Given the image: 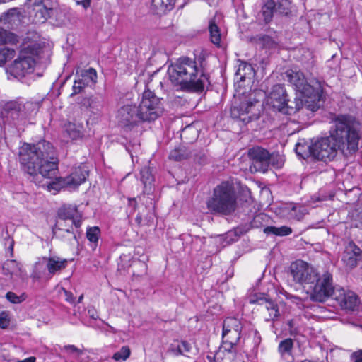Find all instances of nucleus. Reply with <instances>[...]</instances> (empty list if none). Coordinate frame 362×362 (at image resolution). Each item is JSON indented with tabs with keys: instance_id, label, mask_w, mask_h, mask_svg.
<instances>
[{
	"instance_id": "46",
	"label": "nucleus",
	"mask_w": 362,
	"mask_h": 362,
	"mask_svg": "<svg viewBox=\"0 0 362 362\" xmlns=\"http://www.w3.org/2000/svg\"><path fill=\"white\" fill-rule=\"evenodd\" d=\"M86 86L87 83H84V80L81 81L78 78L75 79L72 87L73 92L71 93L70 97H74V95L81 93Z\"/></svg>"
},
{
	"instance_id": "28",
	"label": "nucleus",
	"mask_w": 362,
	"mask_h": 362,
	"mask_svg": "<svg viewBox=\"0 0 362 362\" xmlns=\"http://www.w3.org/2000/svg\"><path fill=\"white\" fill-rule=\"evenodd\" d=\"M86 235L90 243V247L93 250H95L101 237L100 228L98 226L88 227L87 228Z\"/></svg>"
},
{
	"instance_id": "10",
	"label": "nucleus",
	"mask_w": 362,
	"mask_h": 362,
	"mask_svg": "<svg viewBox=\"0 0 362 362\" xmlns=\"http://www.w3.org/2000/svg\"><path fill=\"white\" fill-rule=\"evenodd\" d=\"M35 57L19 52L18 57L8 66V71L16 78H22L33 73L36 62Z\"/></svg>"
},
{
	"instance_id": "32",
	"label": "nucleus",
	"mask_w": 362,
	"mask_h": 362,
	"mask_svg": "<svg viewBox=\"0 0 362 362\" xmlns=\"http://www.w3.org/2000/svg\"><path fill=\"white\" fill-rule=\"evenodd\" d=\"M21 105L24 119L33 112H35L40 107V104L37 102L30 100L24 102L22 98H21Z\"/></svg>"
},
{
	"instance_id": "24",
	"label": "nucleus",
	"mask_w": 362,
	"mask_h": 362,
	"mask_svg": "<svg viewBox=\"0 0 362 362\" xmlns=\"http://www.w3.org/2000/svg\"><path fill=\"white\" fill-rule=\"evenodd\" d=\"M30 278L33 282H47L49 281L46 262H44L42 257L35 263Z\"/></svg>"
},
{
	"instance_id": "53",
	"label": "nucleus",
	"mask_w": 362,
	"mask_h": 362,
	"mask_svg": "<svg viewBox=\"0 0 362 362\" xmlns=\"http://www.w3.org/2000/svg\"><path fill=\"white\" fill-rule=\"evenodd\" d=\"M1 54L4 57V60L12 58L15 54V50L10 48H4L0 51Z\"/></svg>"
},
{
	"instance_id": "62",
	"label": "nucleus",
	"mask_w": 362,
	"mask_h": 362,
	"mask_svg": "<svg viewBox=\"0 0 362 362\" xmlns=\"http://www.w3.org/2000/svg\"><path fill=\"white\" fill-rule=\"evenodd\" d=\"M265 305L266 308L268 310H270L271 309L276 308L277 304L274 301H273L271 298H269L268 302L266 303Z\"/></svg>"
},
{
	"instance_id": "50",
	"label": "nucleus",
	"mask_w": 362,
	"mask_h": 362,
	"mask_svg": "<svg viewBox=\"0 0 362 362\" xmlns=\"http://www.w3.org/2000/svg\"><path fill=\"white\" fill-rule=\"evenodd\" d=\"M269 165H272L276 168H280L284 165L283 158L278 154L270 153Z\"/></svg>"
},
{
	"instance_id": "23",
	"label": "nucleus",
	"mask_w": 362,
	"mask_h": 362,
	"mask_svg": "<svg viewBox=\"0 0 362 362\" xmlns=\"http://www.w3.org/2000/svg\"><path fill=\"white\" fill-rule=\"evenodd\" d=\"M243 325L240 320L235 317H228L224 320L223 323L222 338L225 339L226 336L233 331L235 337H241Z\"/></svg>"
},
{
	"instance_id": "58",
	"label": "nucleus",
	"mask_w": 362,
	"mask_h": 362,
	"mask_svg": "<svg viewBox=\"0 0 362 362\" xmlns=\"http://www.w3.org/2000/svg\"><path fill=\"white\" fill-rule=\"evenodd\" d=\"M269 312V317H270V319H268L267 321L269 320H275L276 319L278 318V317L279 316V307H278V305H276V308H274L273 309H271L270 310H268Z\"/></svg>"
},
{
	"instance_id": "26",
	"label": "nucleus",
	"mask_w": 362,
	"mask_h": 362,
	"mask_svg": "<svg viewBox=\"0 0 362 362\" xmlns=\"http://www.w3.org/2000/svg\"><path fill=\"white\" fill-rule=\"evenodd\" d=\"M251 42L259 45L262 49H276L279 45L273 37L267 35H257L251 38Z\"/></svg>"
},
{
	"instance_id": "2",
	"label": "nucleus",
	"mask_w": 362,
	"mask_h": 362,
	"mask_svg": "<svg viewBox=\"0 0 362 362\" xmlns=\"http://www.w3.org/2000/svg\"><path fill=\"white\" fill-rule=\"evenodd\" d=\"M194 57H179L168 66L167 74L172 85L187 93L201 94L211 84L210 75L206 70V53L197 49Z\"/></svg>"
},
{
	"instance_id": "57",
	"label": "nucleus",
	"mask_w": 362,
	"mask_h": 362,
	"mask_svg": "<svg viewBox=\"0 0 362 362\" xmlns=\"http://www.w3.org/2000/svg\"><path fill=\"white\" fill-rule=\"evenodd\" d=\"M353 362H362V349L354 351L351 355Z\"/></svg>"
},
{
	"instance_id": "8",
	"label": "nucleus",
	"mask_w": 362,
	"mask_h": 362,
	"mask_svg": "<svg viewBox=\"0 0 362 362\" xmlns=\"http://www.w3.org/2000/svg\"><path fill=\"white\" fill-rule=\"evenodd\" d=\"M313 161H321L326 164L333 161L340 152L332 134L328 136L313 139Z\"/></svg>"
},
{
	"instance_id": "34",
	"label": "nucleus",
	"mask_w": 362,
	"mask_h": 362,
	"mask_svg": "<svg viewBox=\"0 0 362 362\" xmlns=\"http://www.w3.org/2000/svg\"><path fill=\"white\" fill-rule=\"evenodd\" d=\"M264 233L267 235L272 234L278 236H286L292 233V229L291 228L286 226L281 227L267 226L264 228Z\"/></svg>"
},
{
	"instance_id": "64",
	"label": "nucleus",
	"mask_w": 362,
	"mask_h": 362,
	"mask_svg": "<svg viewBox=\"0 0 362 362\" xmlns=\"http://www.w3.org/2000/svg\"><path fill=\"white\" fill-rule=\"evenodd\" d=\"M128 205L129 206L132 207V211H134L137 206V202L135 198H129L128 199Z\"/></svg>"
},
{
	"instance_id": "36",
	"label": "nucleus",
	"mask_w": 362,
	"mask_h": 362,
	"mask_svg": "<svg viewBox=\"0 0 362 362\" xmlns=\"http://www.w3.org/2000/svg\"><path fill=\"white\" fill-rule=\"evenodd\" d=\"M197 131L191 126L185 127L180 134L182 141L187 144L192 143L197 139Z\"/></svg>"
},
{
	"instance_id": "27",
	"label": "nucleus",
	"mask_w": 362,
	"mask_h": 362,
	"mask_svg": "<svg viewBox=\"0 0 362 362\" xmlns=\"http://www.w3.org/2000/svg\"><path fill=\"white\" fill-rule=\"evenodd\" d=\"M192 156V151L187 146L180 145L172 150L169 159L175 161H182Z\"/></svg>"
},
{
	"instance_id": "63",
	"label": "nucleus",
	"mask_w": 362,
	"mask_h": 362,
	"mask_svg": "<svg viewBox=\"0 0 362 362\" xmlns=\"http://www.w3.org/2000/svg\"><path fill=\"white\" fill-rule=\"evenodd\" d=\"M17 11L18 8H11L4 13V17L6 18H8L9 16H13L17 12Z\"/></svg>"
},
{
	"instance_id": "6",
	"label": "nucleus",
	"mask_w": 362,
	"mask_h": 362,
	"mask_svg": "<svg viewBox=\"0 0 362 362\" xmlns=\"http://www.w3.org/2000/svg\"><path fill=\"white\" fill-rule=\"evenodd\" d=\"M238 197L234 184L223 181L216 185L206 201V206L213 215L230 216L238 208Z\"/></svg>"
},
{
	"instance_id": "44",
	"label": "nucleus",
	"mask_w": 362,
	"mask_h": 362,
	"mask_svg": "<svg viewBox=\"0 0 362 362\" xmlns=\"http://www.w3.org/2000/svg\"><path fill=\"white\" fill-rule=\"evenodd\" d=\"M132 259V257L130 255H121L118 262V270H125L132 266L133 267V262L131 263Z\"/></svg>"
},
{
	"instance_id": "15",
	"label": "nucleus",
	"mask_w": 362,
	"mask_h": 362,
	"mask_svg": "<svg viewBox=\"0 0 362 362\" xmlns=\"http://www.w3.org/2000/svg\"><path fill=\"white\" fill-rule=\"evenodd\" d=\"M288 94L283 84L273 86L272 90L267 96V104L278 112L284 111L285 104L288 102Z\"/></svg>"
},
{
	"instance_id": "60",
	"label": "nucleus",
	"mask_w": 362,
	"mask_h": 362,
	"mask_svg": "<svg viewBox=\"0 0 362 362\" xmlns=\"http://www.w3.org/2000/svg\"><path fill=\"white\" fill-rule=\"evenodd\" d=\"M179 344H180V346L181 347V349L182 350V351L184 353L185 352L189 353L191 351L192 346H191V344L188 341H187L185 340H182Z\"/></svg>"
},
{
	"instance_id": "52",
	"label": "nucleus",
	"mask_w": 362,
	"mask_h": 362,
	"mask_svg": "<svg viewBox=\"0 0 362 362\" xmlns=\"http://www.w3.org/2000/svg\"><path fill=\"white\" fill-rule=\"evenodd\" d=\"M9 325L8 315L6 312L0 313V327L5 329Z\"/></svg>"
},
{
	"instance_id": "17",
	"label": "nucleus",
	"mask_w": 362,
	"mask_h": 362,
	"mask_svg": "<svg viewBox=\"0 0 362 362\" xmlns=\"http://www.w3.org/2000/svg\"><path fill=\"white\" fill-rule=\"evenodd\" d=\"M76 211L77 208L76 206H71V205H63L59 208L57 212V220L53 230H64L68 233L74 234L71 226H68V228H63V221H66V220L71 221L74 218V216H75Z\"/></svg>"
},
{
	"instance_id": "21",
	"label": "nucleus",
	"mask_w": 362,
	"mask_h": 362,
	"mask_svg": "<svg viewBox=\"0 0 362 362\" xmlns=\"http://www.w3.org/2000/svg\"><path fill=\"white\" fill-rule=\"evenodd\" d=\"M139 175V180L144 185V189L139 198L141 199V197H144L146 194L152 196L154 191L155 182L153 168L150 166H144L141 168Z\"/></svg>"
},
{
	"instance_id": "47",
	"label": "nucleus",
	"mask_w": 362,
	"mask_h": 362,
	"mask_svg": "<svg viewBox=\"0 0 362 362\" xmlns=\"http://www.w3.org/2000/svg\"><path fill=\"white\" fill-rule=\"evenodd\" d=\"M222 339H223L222 340L223 346L226 351H227L228 353L235 352V351L234 350V348L239 342V341L240 339V338L235 337V340H233V341L224 339L223 338H222Z\"/></svg>"
},
{
	"instance_id": "59",
	"label": "nucleus",
	"mask_w": 362,
	"mask_h": 362,
	"mask_svg": "<svg viewBox=\"0 0 362 362\" xmlns=\"http://www.w3.org/2000/svg\"><path fill=\"white\" fill-rule=\"evenodd\" d=\"M284 295L287 300H291L292 303L298 304L299 301H301V298L300 297L291 294L287 291H285Z\"/></svg>"
},
{
	"instance_id": "35",
	"label": "nucleus",
	"mask_w": 362,
	"mask_h": 362,
	"mask_svg": "<svg viewBox=\"0 0 362 362\" xmlns=\"http://www.w3.org/2000/svg\"><path fill=\"white\" fill-rule=\"evenodd\" d=\"M76 75L78 79L81 81L84 80V83H87V86L89 85L90 82L95 83L97 80V72L93 68L81 70L80 74L77 71Z\"/></svg>"
},
{
	"instance_id": "31",
	"label": "nucleus",
	"mask_w": 362,
	"mask_h": 362,
	"mask_svg": "<svg viewBox=\"0 0 362 362\" xmlns=\"http://www.w3.org/2000/svg\"><path fill=\"white\" fill-rule=\"evenodd\" d=\"M246 204L243 206V211L238 212L239 218L245 223H249L250 221L257 214L254 206L245 201Z\"/></svg>"
},
{
	"instance_id": "40",
	"label": "nucleus",
	"mask_w": 362,
	"mask_h": 362,
	"mask_svg": "<svg viewBox=\"0 0 362 362\" xmlns=\"http://www.w3.org/2000/svg\"><path fill=\"white\" fill-rule=\"evenodd\" d=\"M131 354L130 348L128 346H123L118 351L115 352L112 358L115 361H124Z\"/></svg>"
},
{
	"instance_id": "61",
	"label": "nucleus",
	"mask_w": 362,
	"mask_h": 362,
	"mask_svg": "<svg viewBox=\"0 0 362 362\" xmlns=\"http://www.w3.org/2000/svg\"><path fill=\"white\" fill-rule=\"evenodd\" d=\"M71 221V224L70 226H71L72 227H73V226H74L76 228H78L81 227V223H82L81 217L78 218V217L74 216V218H72Z\"/></svg>"
},
{
	"instance_id": "13",
	"label": "nucleus",
	"mask_w": 362,
	"mask_h": 362,
	"mask_svg": "<svg viewBox=\"0 0 362 362\" xmlns=\"http://www.w3.org/2000/svg\"><path fill=\"white\" fill-rule=\"evenodd\" d=\"M247 155L255 171L265 173L268 170L270 153L266 148L254 146L248 150Z\"/></svg>"
},
{
	"instance_id": "19",
	"label": "nucleus",
	"mask_w": 362,
	"mask_h": 362,
	"mask_svg": "<svg viewBox=\"0 0 362 362\" xmlns=\"http://www.w3.org/2000/svg\"><path fill=\"white\" fill-rule=\"evenodd\" d=\"M1 115L3 118L13 122L24 119L21 105V98L6 102L3 107Z\"/></svg>"
},
{
	"instance_id": "30",
	"label": "nucleus",
	"mask_w": 362,
	"mask_h": 362,
	"mask_svg": "<svg viewBox=\"0 0 362 362\" xmlns=\"http://www.w3.org/2000/svg\"><path fill=\"white\" fill-rule=\"evenodd\" d=\"M19 42L18 36L0 27V45H17Z\"/></svg>"
},
{
	"instance_id": "54",
	"label": "nucleus",
	"mask_w": 362,
	"mask_h": 362,
	"mask_svg": "<svg viewBox=\"0 0 362 362\" xmlns=\"http://www.w3.org/2000/svg\"><path fill=\"white\" fill-rule=\"evenodd\" d=\"M62 291H64V296H65V300L71 304H76V298L74 296L73 293L67 291L66 289L62 288Z\"/></svg>"
},
{
	"instance_id": "18",
	"label": "nucleus",
	"mask_w": 362,
	"mask_h": 362,
	"mask_svg": "<svg viewBox=\"0 0 362 362\" xmlns=\"http://www.w3.org/2000/svg\"><path fill=\"white\" fill-rule=\"evenodd\" d=\"M362 260V250L353 241H349L345 246L342 255V261L350 269L356 267L358 262Z\"/></svg>"
},
{
	"instance_id": "9",
	"label": "nucleus",
	"mask_w": 362,
	"mask_h": 362,
	"mask_svg": "<svg viewBox=\"0 0 362 362\" xmlns=\"http://www.w3.org/2000/svg\"><path fill=\"white\" fill-rule=\"evenodd\" d=\"M323 103L308 98H303V99L298 97H296L294 100H291L288 97V102L284 105L285 109L279 112L288 115H294L300 111H310L311 113H313L323 105Z\"/></svg>"
},
{
	"instance_id": "38",
	"label": "nucleus",
	"mask_w": 362,
	"mask_h": 362,
	"mask_svg": "<svg viewBox=\"0 0 362 362\" xmlns=\"http://www.w3.org/2000/svg\"><path fill=\"white\" fill-rule=\"evenodd\" d=\"M49 11L45 5L38 8L35 11V23H45L49 18Z\"/></svg>"
},
{
	"instance_id": "14",
	"label": "nucleus",
	"mask_w": 362,
	"mask_h": 362,
	"mask_svg": "<svg viewBox=\"0 0 362 362\" xmlns=\"http://www.w3.org/2000/svg\"><path fill=\"white\" fill-rule=\"evenodd\" d=\"M332 299H334L342 310L349 311L357 310L360 303L358 296L354 292L343 288L336 289Z\"/></svg>"
},
{
	"instance_id": "42",
	"label": "nucleus",
	"mask_w": 362,
	"mask_h": 362,
	"mask_svg": "<svg viewBox=\"0 0 362 362\" xmlns=\"http://www.w3.org/2000/svg\"><path fill=\"white\" fill-rule=\"evenodd\" d=\"M293 347V341L291 338H287L280 341L278 347L279 352L284 355L285 354H290Z\"/></svg>"
},
{
	"instance_id": "55",
	"label": "nucleus",
	"mask_w": 362,
	"mask_h": 362,
	"mask_svg": "<svg viewBox=\"0 0 362 362\" xmlns=\"http://www.w3.org/2000/svg\"><path fill=\"white\" fill-rule=\"evenodd\" d=\"M44 0H26L25 5L30 7H40L43 6Z\"/></svg>"
},
{
	"instance_id": "45",
	"label": "nucleus",
	"mask_w": 362,
	"mask_h": 362,
	"mask_svg": "<svg viewBox=\"0 0 362 362\" xmlns=\"http://www.w3.org/2000/svg\"><path fill=\"white\" fill-rule=\"evenodd\" d=\"M6 298L11 303L18 304L25 300L26 295L25 293H23L21 296H18L12 291H8L6 294Z\"/></svg>"
},
{
	"instance_id": "48",
	"label": "nucleus",
	"mask_w": 362,
	"mask_h": 362,
	"mask_svg": "<svg viewBox=\"0 0 362 362\" xmlns=\"http://www.w3.org/2000/svg\"><path fill=\"white\" fill-rule=\"evenodd\" d=\"M265 216V214L259 213L257 214L250 221L249 223H246L250 226V229L253 228H258L262 224V221L263 220L264 217Z\"/></svg>"
},
{
	"instance_id": "33",
	"label": "nucleus",
	"mask_w": 362,
	"mask_h": 362,
	"mask_svg": "<svg viewBox=\"0 0 362 362\" xmlns=\"http://www.w3.org/2000/svg\"><path fill=\"white\" fill-rule=\"evenodd\" d=\"M142 259L133 260V267L136 269L132 272V275L135 276H142L147 274L148 266L146 262L148 260V257H142Z\"/></svg>"
},
{
	"instance_id": "5",
	"label": "nucleus",
	"mask_w": 362,
	"mask_h": 362,
	"mask_svg": "<svg viewBox=\"0 0 362 362\" xmlns=\"http://www.w3.org/2000/svg\"><path fill=\"white\" fill-rule=\"evenodd\" d=\"M333 124L329 130L332 134L340 153L345 157L355 153L358 149L360 136L356 127V118L350 115H334Z\"/></svg>"
},
{
	"instance_id": "25",
	"label": "nucleus",
	"mask_w": 362,
	"mask_h": 362,
	"mask_svg": "<svg viewBox=\"0 0 362 362\" xmlns=\"http://www.w3.org/2000/svg\"><path fill=\"white\" fill-rule=\"evenodd\" d=\"M313 140L311 143L308 144L304 139L299 141L295 146L296 155L304 160L310 158L313 160Z\"/></svg>"
},
{
	"instance_id": "4",
	"label": "nucleus",
	"mask_w": 362,
	"mask_h": 362,
	"mask_svg": "<svg viewBox=\"0 0 362 362\" xmlns=\"http://www.w3.org/2000/svg\"><path fill=\"white\" fill-rule=\"evenodd\" d=\"M163 113L160 99L156 94L146 90L143 93L139 106L126 105L121 107L117 114L119 127L124 132H130L139 124L153 122Z\"/></svg>"
},
{
	"instance_id": "11",
	"label": "nucleus",
	"mask_w": 362,
	"mask_h": 362,
	"mask_svg": "<svg viewBox=\"0 0 362 362\" xmlns=\"http://www.w3.org/2000/svg\"><path fill=\"white\" fill-rule=\"evenodd\" d=\"M291 13V1L290 0H265L262 13L265 23L272 21L274 14L288 16Z\"/></svg>"
},
{
	"instance_id": "22",
	"label": "nucleus",
	"mask_w": 362,
	"mask_h": 362,
	"mask_svg": "<svg viewBox=\"0 0 362 362\" xmlns=\"http://www.w3.org/2000/svg\"><path fill=\"white\" fill-rule=\"evenodd\" d=\"M179 0H151V8L157 15H163L171 11ZM187 4L186 0L178 5L179 8H182Z\"/></svg>"
},
{
	"instance_id": "3",
	"label": "nucleus",
	"mask_w": 362,
	"mask_h": 362,
	"mask_svg": "<svg viewBox=\"0 0 362 362\" xmlns=\"http://www.w3.org/2000/svg\"><path fill=\"white\" fill-rule=\"evenodd\" d=\"M289 274L293 281L303 285L313 302L325 303L332 298L336 290L332 273L328 271L318 272L304 261L292 262Z\"/></svg>"
},
{
	"instance_id": "43",
	"label": "nucleus",
	"mask_w": 362,
	"mask_h": 362,
	"mask_svg": "<svg viewBox=\"0 0 362 362\" xmlns=\"http://www.w3.org/2000/svg\"><path fill=\"white\" fill-rule=\"evenodd\" d=\"M253 68L252 67L251 64L245 62L241 61L238 66V70L236 71L235 74L240 75V80L244 81L245 78V75L250 74Z\"/></svg>"
},
{
	"instance_id": "12",
	"label": "nucleus",
	"mask_w": 362,
	"mask_h": 362,
	"mask_svg": "<svg viewBox=\"0 0 362 362\" xmlns=\"http://www.w3.org/2000/svg\"><path fill=\"white\" fill-rule=\"evenodd\" d=\"M40 35L35 30H28L22 39L20 52L38 57L44 48Z\"/></svg>"
},
{
	"instance_id": "49",
	"label": "nucleus",
	"mask_w": 362,
	"mask_h": 362,
	"mask_svg": "<svg viewBox=\"0 0 362 362\" xmlns=\"http://www.w3.org/2000/svg\"><path fill=\"white\" fill-rule=\"evenodd\" d=\"M61 351L64 352L67 354H76L80 356L82 354L83 351L75 346L74 345L69 344L65 345L60 349Z\"/></svg>"
},
{
	"instance_id": "1",
	"label": "nucleus",
	"mask_w": 362,
	"mask_h": 362,
	"mask_svg": "<svg viewBox=\"0 0 362 362\" xmlns=\"http://www.w3.org/2000/svg\"><path fill=\"white\" fill-rule=\"evenodd\" d=\"M19 161L23 170L30 175L38 173L50 179L47 182V189L54 193L62 189H76L83 183L89 175L86 166L76 168L66 177H57L59 159L53 144L45 139L36 144L24 143L20 148Z\"/></svg>"
},
{
	"instance_id": "16",
	"label": "nucleus",
	"mask_w": 362,
	"mask_h": 362,
	"mask_svg": "<svg viewBox=\"0 0 362 362\" xmlns=\"http://www.w3.org/2000/svg\"><path fill=\"white\" fill-rule=\"evenodd\" d=\"M252 107H253V103L248 101L241 102L238 105H233L230 108L231 117L239 119L245 124L252 120L257 119L259 115L256 114L249 115Z\"/></svg>"
},
{
	"instance_id": "37",
	"label": "nucleus",
	"mask_w": 362,
	"mask_h": 362,
	"mask_svg": "<svg viewBox=\"0 0 362 362\" xmlns=\"http://www.w3.org/2000/svg\"><path fill=\"white\" fill-rule=\"evenodd\" d=\"M209 31L210 33V38L212 43L219 46L221 43V32L218 26L215 23L214 20H211L209 23Z\"/></svg>"
},
{
	"instance_id": "39",
	"label": "nucleus",
	"mask_w": 362,
	"mask_h": 362,
	"mask_svg": "<svg viewBox=\"0 0 362 362\" xmlns=\"http://www.w3.org/2000/svg\"><path fill=\"white\" fill-rule=\"evenodd\" d=\"M269 296L265 293H257L250 295L249 297V302L251 304H257L259 305H265Z\"/></svg>"
},
{
	"instance_id": "20",
	"label": "nucleus",
	"mask_w": 362,
	"mask_h": 362,
	"mask_svg": "<svg viewBox=\"0 0 362 362\" xmlns=\"http://www.w3.org/2000/svg\"><path fill=\"white\" fill-rule=\"evenodd\" d=\"M42 260L46 262L47 274L49 280L57 274L60 273L62 270L65 269L68 263L73 259H62L58 256L53 257H42Z\"/></svg>"
},
{
	"instance_id": "29",
	"label": "nucleus",
	"mask_w": 362,
	"mask_h": 362,
	"mask_svg": "<svg viewBox=\"0 0 362 362\" xmlns=\"http://www.w3.org/2000/svg\"><path fill=\"white\" fill-rule=\"evenodd\" d=\"M65 130L69 137L72 140H76L83 136V126L81 125L68 122L65 125Z\"/></svg>"
},
{
	"instance_id": "51",
	"label": "nucleus",
	"mask_w": 362,
	"mask_h": 362,
	"mask_svg": "<svg viewBox=\"0 0 362 362\" xmlns=\"http://www.w3.org/2000/svg\"><path fill=\"white\" fill-rule=\"evenodd\" d=\"M250 230V226L244 222V223L240 224L236 228H235L233 232L235 236L240 237L241 235L248 232Z\"/></svg>"
},
{
	"instance_id": "41",
	"label": "nucleus",
	"mask_w": 362,
	"mask_h": 362,
	"mask_svg": "<svg viewBox=\"0 0 362 362\" xmlns=\"http://www.w3.org/2000/svg\"><path fill=\"white\" fill-rule=\"evenodd\" d=\"M192 156L194 162L199 165H204L209 162L207 151L204 149L194 151V153L192 152Z\"/></svg>"
},
{
	"instance_id": "7",
	"label": "nucleus",
	"mask_w": 362,
	"mask_h": 362,
	"mask_svg": "<svg viewBox=\"0 0 362 362\" xmlns=\"http://www.w3.org/2000/svg\"><path fill=\"white\" fill-rule=\"evenodd\" d=\"M285 74L287 81L292 84L296 91L301 94L303 98L323 102V89L320 81H315L313 84H310L307 81L302 71L291 69H288Z\"/></svg>"
},
{
	"instance_id": "56",
	"label": "nucleus",
	"mask_w": 362,
	"mask_h": 362,
	"mask_svg": "<svg viewBox=\"0 0 362 362\" xmlns=\"http://www.w3.org/2000/svg\"><path fill=\"white\" fill-rule=\"evenodd\" d=\"M94 101L95 99L93 97H86L83 98L80 103L86 108H92Z\"/></svg>"
}]
</instances>
